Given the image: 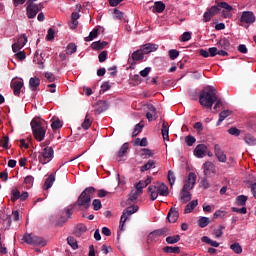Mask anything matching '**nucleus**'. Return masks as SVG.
Wrapping results in <instances>:
<instances>
[{
  "label": "nucleus",
  "instance_id": "nucleus-1",
  "mask_svg": "<svg viewBox=\"0 0 256 256\" xmlns=\"http://www.w3.org/2000/svg\"><path fill=\"white\" fill-rule=\"evenodd\" d=\"M215 101H217V89L213 86L204 87L199 95L200 105L211 111L213 105H215Z\"/></svg>",
  "mask_w": 256,
  "mask_h": 256
},
{
  "label": "nucleus",
  "instance_id": "nucleus-2",
  "mask_svg": "<svg viewBox=\"0 0 256 256\" xmlns=\"http://www.w3.org/2000/svg\"><path fill=\"white\" fill-rule=\"evenodd\" d=\"M31 129L34 139L41 143L45 139V135L47 133V123L45 120H39V119H32L31 123Z\"/></svg>",
  "mask_w": 256,
  "mask_h": 256
},
{
  "label": "nucleus",
  "instance_id": "nucleus-3",
  "mask_svg": "<svg viewBox=\"0 0 256 256\" xmlns=\"http://www.w3.org/2000/svg\"><path fill=\"white\" fill-rule=\"evenodd\" d=\"M96 192H97V189H95V187L93 186H90L84 189L77 199L78 207L89 209L91 207V199H93V196L95 195Z\"/></svg>",
  "mask_w": 256,
  "mask_h": 256
},
{
  "label": "nucleus",
  "instance_id": "nucleus-4",
  "mask_svg": "<svg viewBox=\"0 0 256 256\" xmlns=\"http://www.w3.org/2000/svg\"><path fill=\"white\" fill-rule=\"evenodd\" d=\"M137 211H139V206L137 205L129 206L123 210L122 216L120 218V225H119L120 231H123V228L125 227V223L127 222V219H129L131 215H134V213H137Z\"/></svg>",
  "mask_w": 256,
  "mask_h": 256
},
{
  "label": "nucleus",
  "instance_id": "nucleus-5",
  "mask_svg": "<svg viewBox=\"0 0 256 256\" xmlns=\"http://www.w3.org/2000/svg\"><path fill=\"white\" fill-rule=\"evenodd\" d=\"M143 59H145V53H143V50L139 49L134 51L128 58V64L131 68H135V65L138 63H143Z\"/></svg>",
  "mask_w": 256,
  "mask_h": 256
},
{
  "label": "nucleus",
  "instance_id": "nucleus-6",
  "mask_svg": "<svg viewBox=\"0 0 256 256\" xmlns=\"http://www.w3.org/2000/svg\"><path fill=\"white\" fill-rule=\"evenodd\" d=\"M45 6H43V2L39 4H30L26 7V15L28 19H35L37 17V13L44 9Z\"/></svg>",
  "mask_w": 256,
  "mask_h": 256
},
{
  "label": "nucleus",
  "instance_id": "nucleus-7",
  "mask_svg": "<svg viewBox=\"0 0 256 256\" xmlns=\"http://www.w3.org/2000/svg\"><path fill=\"white\" fill-rule=\"evenodd\" d=\"M54 155L55 151H53L52 147H45L41 152V156H39L40 163L47 165L53 159Z\"/></svg>",
  "mask_w": 256,
  "mask_h": 256
},
{
  "label": "nucleus",
  "instance_id": "nucleus-8",
  "mask_svg": "<svg viewBox=\"0 0 256 256\" xmlns=\"http://www.w3.org/2000/svg\"><path fill=\"white\" fill-rule=\"evenodd\" d=\"M169 229L168 228H161L158 230H154L153 232H150L147 237V243H153V241H157L159 237L162 235H168Z\"/></svg>",
  "mask_w": 256,
  "mask_h": 256
},
{
  "label": "nucleus",
  "instance_id": "nucleus-9",
  "mask_svg": "<svg viewBox=\"0 0 256 256\" xmlns=\"http://www.w3.org/2000/svg\"><path fill=\"white\" fill-rule=\"evenodd\" d=\"M255 21V14L252 11H244L240 17V26L243 27V23L251 25Z\"/></svg>",
  "mask_w": 256,
  "mask_h": 256
},
{
  "label": "nucleus",
  "instance_id": "nucleus-10",
  "mask_svg": "<svg viewBox=\"0 0 256 256\" xmlns=\"http://www.w3.org/2000/svg\"><path fill=\"white\" fill-rule=\"evenodd\" d=\"M207 145L198 144L194 149V156L198 159H203L207 155Z\"/></svg>",
  "mask_w": 256,
  "mask_h": 256
},
{
  "label": "nucleus",
  "instance_id": "nucleus-11",
  "mask_svg": "<svg viewBox=\"0 0 256 256\" xmlns=\"http://www.w3.org/2000/svg\"><path fill=\"white\" fill-rule=\"evenodd\" d=\"M214 153L220 163L227 162V155H225V152H223V150L221 149V146L219 144H215Z\"/></svg>",
  "mask_w": 256,
  "mask_h": 256
},
{
  "label": "nucleus",
  "instance_id": "nucleus-12",
  "mask_svg": "<svg viewBox=\"0 0 256 256\" xmlns=\"http://www.w3.org/2000/svg\"><path fill=\"white\" fill-rule=\"evenodd\" d=\"M10 87L11 89H13L14 95H16V97H19V95H21V89H23V81L12 80Z\"/></svg>",
  "mask_w": 256,
  "mask_h": 256
},
{
  "label": "nucleus",
  "instance_id": "nucleus-13",
  "mask_svg": "<svg viewBox=\"0 0 256 256\" xmlns=\"http://www.w3.org/2000/svg\"><path fill=\"white\" fill-rule=\"evenodd\" d=\"M167 219L169 223H177V220L179 219V208H170L167 214Z\"/></svg>",
  "mask_w": 256,
  "mask_h": 256
},
{
  "label": "nucleus",
  "instance_id": "nucleus-14",
  "mask_svg": "<svg viewBox=\"0 0 256 256\" xmlns=\"http://www.w3.org/2000/svg\"><path fill=\"white\" fill-rule=\"evenodd\" d=\"M97 108L95 109L96 115H101L104 111L109 109V103L107 101L100 100L97 102Z\"/></svg>",
  "mask_w": 256,
  "mask_h": 256
},
{
  "label": "nucleus",
  "instance_id": "nucleus-15",
  "mask_svg": "<svg viewBox=\"0 0 256 256\" xmlns=\"http://www.w3.org/2000/svg\"><path fill=\"white\" fill-rule=\"evenodd\" d=\"M158 49L159 45L148 43L142 46V53H144V55H147L149 53H153V51H157Z\"/></svg>",
  "mask_w": 256,
  "mask_h": 256
},
{
  "label": "nucleus",
  "instance_id": "nucleus-16",
  "mask_svg": "<svg viewBox=\"0 0 256 256\" xmlns=\"http://www.w3.org/2000/svg\"><path fill=\"white\" fill-rule=\"evenodd\" d=\"M203 167L204 175H211V173H216L215 164H213L212 162H205Z\"/></svg>",
  "mask_w": 256,
  "mask_h": 256
},
{
  "label": "nucleus",
  "instance_id": "nucleus-17",
  "mask_svg": "<svg viewBox=\"0 0 256 256\" xmlns=\"http://www.w3.org/2000/svg\"><path fill=\"white\" fill-rule=\"evenodd\" d=\"M39 85H41V79L38 77H32L29 80V87L31 91H37L39 89Z\"/></svg>",
  "mask_w": 256,
  "mask_h": 256
},
{
  "label": "nucleus",
  "instance_id": "nucleus-18",
  "mask_svg": "<svg viewBox=\"0 0 256 256\" xmlns=\"http://www.w3.org/2000/svg\"><path fill=\"white\" fill-rule=\"evenodd\" d=\"M109 45L108 42L105 41H96L91 44V49L94 51H101L102 49H105Z\"/></svg>",
  "mask_w": 256,
  "mask_h": 256
},
{
  "label": "nucleus",
  "instance_id": "nucleus-19",
  "mask_svg": "<svg viewBox=\"0 0 256 256\" xmlns=\"http://www.w3.org/2000/svg\"><path fill=\"white\" fill-rule=\"evenodd\" d=\"M54 183H55V174H50L44 183V186H43L44 191H49V189L53 187Z\"/></svg>",
  "mask_w": 256,
  "mask_h": 256
},
{
  "label": "nucleus",
  "instance_id": "nucleus-20",
  "mask_svg": "<svg viewBox=\"0 0 256 256\" xmlns=\"http://www.w3.org/2000/svg\"><path fill=\"white\" fill-rule=\"evenodd\" d=\"M156 187H157L159 195H161L162 197H168L169 196V187H167V185H165V183H161Z\"/></svg>",
  "mask_w": 256,
  "mask_h": 256
},
{
  "label": "nucleus",
  "instance_id": "nucleus-21",
  "mask_svg": "<svg viewBox=\"0 0 256 256\" xmlns=\"http://www.w3.org/2000/svg\"><path fill=\"white\" fill-rule=\"evenodd\" d=\"M161 133L164 141H169V123L165 122V120L162 123Z\"/></svg>",
  "mask_w": 256,
  "mask_h": 256
},
{
  "label": "nucleus",
  "instance_id": "nucleus-22",
  "mask_svg": "<svg viewBox=\"0 0 256 256\" xmlns=\"http://www.w3.org/2000/svg\"><path fill=\"white\" fill-rule=\"evenodd\" d=\"M83 233H87V226L85 224H78L74 230V235L76 237H81Z\"/></svg>",
  "mask_w": 256,
  "mask_h": 256
},
{
  "label": "nucleus",
  "instance_id": "nucleus-23",
  "mask_svg": "<svg viewBox=\"0 0 256 256\" xmlns=\"http://www.w3.org/2000/svg\"><path fill=\"white\" fill-rule=\"evenodd\" d=\"M197 205H199V202L197 200H192L190 203H188L184 209L185 215L192 213Z\"/></svg>",
  "mask_w": 256,
  "mask_h": 256
},
{
  "label": "nucleus",
  "instance_id": "nucleus-24",
  "mask_svg": "<svg viewBox=\"0 0 256 256\" xmlns=\"http://www.w3.org/2000/svg\"><path fill=\"white\" fill-rule=\"evenodd\" d=\"M140 195H143L142 192H139V190H135V191H132L129 195V198L127 200V203L128 205H130L131 203H133V201H137V199H139V196Z\"/></svg>",
  "mask_w": 256,
  "mask_h": 256
},
{
  "label": "nucleus",
  "instance_id": "nucleus-25",
  "mask_svg": "<svg viewBox=\"0 0 256 256\" xmlns=\"http://www.w3.org/2000/svg\"><path fill=\"white\" fill-rule=\"evenodd\" d=\"M231 113H233V111L231 110H224L219 114V119L216 123V125L219 127V125H221V123H223V121H225L226 117H229V115H231Z\"/></svg>",
  "mask_w": 256,
  "mask_h": 256
},
{
  "label": "nucleus",
  "instance_id": "nucleus-26",
  "mask_svg": "<svg viewBox=\"0 0 256 256\" xmlns=\"http://www.w3.org/2000/svg\"><path fill=\"white\" fill-rule=\"evenodd\" d=\"M148 192L150 193V197L152 201H155L157 197H159V191L157 190V186L151 185L148 187Z\"/></svg>",
  "mask_w": 256,
  "mask_h": 256
},
{
  "label": "nucleus",
  "instance_id": "nucleus-27",
  "mask_svg": "<svg viewBox=\"0 0 256 256\" xmlns=\"http://www.w3.org/2000/svg\"><path fill=\"white\" fill-rule=\"evenodd\" d=\"M155 160H148L146 164L141 166L140 171L141 173H145V171H149V169H155Z\"/></svg>",
  "mask_w": 256,
  "mask_h": 256
},
{
  "label": "nucleus",
  "instance_id": "nucleus-28",
  "mask_svg": "<svg viewBox=\"0 0 256 256\" xmlns=\"http://www.w3.org/2000/svg\"><path fill=\"white\" fill-rule=\"evenodd\" d=\"M247 199H249V197L246 195H239L236 197L235 203L238 205V207H245Z\"/></svg>",
  "mask_w": 256,
  "mask_h": 256
},
{
  "label": "nucleus",
  "instance_id": "nucleus-29",
  "mask_svg": "<svg viewBox=\"0 0 256 256\" xmlns=\"http://www.w3.org/2000/svg\"><path fill=\"white\" fill-rule=\"evenodd\" d=\"M79 17H81V15H79L78 12H73L71 14V19H72V22L70 24V27L72 29H77V26L79 25V22L77 21V19H79Z\"/></svg>",
  "mask_w": 256,
  "mask_h": 256
},
{
  "label": "nucleus",
  "instance_id": "nucleus-30",
  "mask_svg": "<svg viewBox=\"0 0 256 256\" xmlns=\"http://www.w3.org/2000/svg\"><path fill=\"white\" fill-rule=\"evenodd\" d=\"M32 245H38L39 247H45L47 245V241L39 236H33Z\"/></svg>",
  "mask_w": 256,
  "mask_h": 256
},
{
  "label": "nucleus",
  "instance_id": "nucleus-31",
  "mask_svg": "<svg viewBox=\"0 0 256 256\" xmlns=\"http://www.w3.org/2000/svg\"><path fill=\"white\" fill-rule=\"evenodd\" d=\"M164 253H175L176 255H179L181 253V248L178 246H166L163 248Z\"/></svg>",
  "mask_w": 256,
  "mask_h": 256
},
{
  "label": "nucleus",
  "instance_id": "nucleus-32",
  "mask_svg": "<svg viewBox=\"0 0 256 256\" xmlns=\"http://www.w3.org/2000/svg\"><path fill=\"white\" fill-rule=\"evenodd\" d=\"M153 9L156 13H163L165 11V3L163 1H157L154 3Z\"/></svg>",
  "mask_w": 256,
  "mask_h": 256
},
{
  "label": "nucleus",
  "instance_id": "nucleus-33",
  "mask_svg": "<svg viewBox=\"0 0 256 256\" xmlns=\"http://www.w3.org/2000/svg\"><path fill=\"white\" fill-rule=\"evenodd\" d=\"M98 35H99V28H94L89 33V36L84 38V41H86V42L93 41V39H97Z\"/></svg>",
  "mask_w": 256,
  "mask_h": 256
},
{
  "label": "nucleus",
  "instance_id": "nucleus-34",
  "mask_svg": "<svg viewBox=\"0 0 256 256\" xmlns=\"http://www.w3.org/2000/svg\"><path fill=\"white\" fill-rule=\"evenodd\" d=\"M180 199L183 203H189V201H191V192L187 190H182Z\"/></svg>",
  "mask_w": 256,
  "mask_h": 256
},
{
  "label": "nucleus",
  "instance_id": "nucleus-35",
  "mask_svg": "<svg viewBox=\"0 0 256 256\" xmlns=\"http://www.w3.org/2000/svg\"><path fill=\"white\" fill-rule=\"evenodd\" d=\"M179 241H181L180 235L168 236L166 238V243H168V245H175V243H179Z\"/></svg>",
  "mask_w": 256,
  "mask_h": 256
},
{
  "label": "nucleus",
  "instance_id": "nucleus-36",
  "mask_svg": "<svg viewBox=\"0 0 256 256\" xmlns=\"http://www.w3.org/2000/svg\"><path fill=\"white\" fill-rule=\"evenodd\" d=\"M67 243L68 245H70V247H72L74 251L79 249V244H77V239H75V237L69 236L67 238Z\"/></svg>",
  "mask_w": 256,
  "mask_h": 256
},
{
  "label": "nucleus",
  "instance_id": "nucleus-37",
  "mask_svg": "<svg viewBox=\"0 0 256 256\" xmlns=\"http://www.w3.org/2000/svg\"><path fill=\"white\" fill-rule=\"evenodd\" d=\"M218 46L221 47V49H229L231 47V42H229V39L227 38H222L218 42Z\"/></svg>",
  "mask_w": 256,
  "mask_h": 256
},
{
  "label": "nucleus",
  "instance_id": "nucleus-38",
  "mask_svg": "<svg viewBox=\"0 0 256 256\" xmlns=\"http://www.w3.org/2000/svg\"><path fill=\"white\" fill-rule=\"evenodd\" d=\"M21 197V192L17 189L14 188L11 190V202L15 203V201L19 200Z\"/></svg>",
  "mask_w": 256,
  "mask_h": 256
},
{
  "label": "nucleus",
  "instance_id": "nucleus-39",
  "mask_svg": "<svg viewBox=\"0 0 256 256\" xmlns=\"http://www.w3.org/2000/svg\"><path fill=\"white\" fill-rule=\"evenodd\" d=\"M73 53H77V45H75V43H70L66 47V54L73 55Z\"/></svg>",
  "mask_w": 256,
  "mask_h": 256
},
{
  "label": "nucleus",
  "instance_id": "nucleus-40",
  "mask_svg": "<svg viewBox=\"0 0 256 256\" xmlns=\"http://www.w3.org/2000/svg\"><path fill=\"white\" fill-rule=\"evenodd\" d=\"M51 127H52L53 131H57V129H61V127H63V124L61 123V120H59V118H57L56 120H55V118H53Z\"/></svg>",
  "mask_w": 256,
  "mask_h": 256
},
{
  "label": "nucleus",
  "instance_id": "nucleus-41",
  "mask_svg": "<svg viewBox=\"0 0 256 256\" xmlns=\"http://www.w3.org/2000/svg\"><path fill=\"white\" fill-rule=\"evenodd\" d=\"M202 242L211 245V247H219V242L211 240V238L207 236L202 237Z\"/></svg>",
  "mask_w": 256,
  "mask_h": 256
},
{
  "label": "nucleus",
  "instance_id": "nucleus-42",
  "mask_svg": "<svg viewBox=\"0 0 256 256\" xmlns=\"http://www.w3.org/2000/svg\"><path fill=\"white\" fill-rule=\"evenodd\" d=\"M244 141L247 145H256V138L255 136L251 135V134H247L244 137Z\"/></svg>",
  "mask_w": 256,
  "mask_h": 256
},
{
  "label": "nucleus",
  "instance_id": "nucleus-43",
  "mask_svg": "<svg viewBox=\"0 0 256 256\" xmlns=\"http://www.w3.org/2000/svg\"><path fill=\"white\" fill-rule=\"evenodd\" d=\"M210 220L208 217H200L198 220V225L201 227V229H205L207 225H209Z\"/></svg>",
  "mask_w": 256,
  "mask_h": 256
},
{
  "label": "nucleus",
  "instance_id": "nucleus-44",
  "mask_svg": "<svg viewBox=\"0 0 256 256\" xmlns=\"http://www.w3.org/2000/svg\"><path fill=\"white\" fill-rule=\"evenodd\" d=\"M230 249H232L237 255H241L243 253V248L241 247V244L234 243L230 246Z\"/></svg>",
  "mask_w": 256,
  "mask_h": 256
},
{
  "label": "nucleus",
  "instance_id": "nucleus-45",
  "mask_svg": "<svg viewBox=\"0 0 256 256\" xmlns=\"http://www.w3.org/2000/svg\"><path fill=\"white\" fill-rule=\"evenodd\" d=\"M143 127H145V125H143L142 123L136 124L134 131L132 133V137H137V135H139V133L143 131Z\"/></svg>",
  "mask_w": 256,
  "mask_h": 256
},
{
  "label": "nucleus",
  "instance_id": "nucleus-46",
  "mask_svg": "<svg viewBox=\"0 0 256 256\" xmlns=\"http://www.w3.org/2000/svg\"><path fill=\"white\" fill-rule=\"evenodd\" d=\"M187 183H189L190 185L195 186V183H197V175L195 174V172H190L189 173Z\"/></svg>",
  "mask_w": 256,
  "mask_h": 256
},
{
  "label": "nucleus",
  "instance_id": "nucleus-47",
  "mask_svg": "<svg viewBox=\"0 0 256 256\" xmlns=\"http://www.w3.org/2000/svg\"><path fill=\"white\" fill-rule=\"evenodd\" d=\"M128 150H129V144L124 143L118 152V157H123L127 153Z\"/></svg>",
  "mask_w": 256,
  "mask_h": 256
},
{
  "label": "nucleus",
  "instance_id": "nucleus-48",
  "mask_svg": "<svg viewBox=\"0 0 256 256\" xmlns=\"http://www.w3.org/2000/svg\"><path fill=\"white\" fill-rule=\"evenodd\" d=\"M168 181H169L171 187H173V185H175L176 177H175V172H173V170L168 171Z\"/></svg>",
  "mask_w": 256,
  "mask_h": 256
},
{
  "label": "nucleus",
  "instance_id": "nucleus-49",
  "mask_svg": "<svg viewBox=\"0 0 256 256\" xmlns=\"http://www.w3.org/2000/svg\"><path fill=\"white\" fill-rule=\"evenodd\" d=\"M16 43H18L20 45V47H25V45H27V35L26 34H22L18 38Z\"/></svg>",
  "mask_w": 256,
  "mask_h": 256
},
{
  "label": "nucleus",
  "instance_id": "nucleus-50",
  "mask_svg": "<svg viewBox=\"0 0 256 256\" xmlns=\"http://www.w3.org/2000/svg\"><path fill=\"white\" fill-rule=\"evenodd\" d=\"M147 187V184L143 180H140L138 183L135 184L136 190H138V193H143V189Z\"/></svg>",
  "mask_w": 256,
  "mask_h": 256
},
{
  "label": "nucleus",
  "instance_id": "nucleus-51",
  "mask_svg": "<svg viewBox=\"0 0 256 256\" xmlns=\"http://www.w3.org/2000/svg\"><path fill=\"white\" fill-rule=\"evenodd\" d=\"M218 7H220V9H225L227 12L233 11V7L229 5L227 2L218 3Z\"/></svg>",
  "mask_w": 256,
  "mask_h": 256
},
{
  "label": "nucleus",
  "instance_id": "nucleus-52",
  "mask_svg": "<svg viewBox=\"0 0 256 256\" xmlns=\"http://www.w3.org/2000/svg\"><path fill=\"white\" fill-rule=\"evenodd\" d=\"M0 147L3 149H9V136H4L2 140H0Z\"/></svg>",
  "mask_w": 256,
  "mask_h": 256
},
{
  "label": "nucleus",
  "instance_id": "nucleus-53",
  "mask_svg": "<svg viewBox=\"0 0 256 256\" xmlns=\"http://www.w3.org/2000/svg\"><path fill=\"white\" fill-rule=\"evenodd\" d=\"M168 55L172 61H175L179 57V51L177 49H171L168 52Z\"/></svg>",
  "mask_w": 256,
  "mask_h": 256
},
{
  "label": "nucleus",
  "instance_id": "nucleus-54",
  "mask_svg": "<svg viewBox=\"0 0 256 256\" xmlns=\"http://www.w3.org/2000/svg\"><path fill=\"white\" fill-rule=\"evenodd\" d=\"M153 155H154L153 151H151L149 148L142 149V157H144V159L153 157Z\"/></svg>",
  "mask_w": 256,
  "mask_h": 256
},
{
  "label": "nucleus",
  "instance_id": "nucleus-55",
  "mask_svg": "<svg viewBox=\"0 0 256 256\" xmlns=\"http://www.w3.org/2000/svg\"><path fill=\"white\" fill-rule=\"evenodd\" d=\"M35 181V178L31 175H28L24 179V183L27 185V187H33V183Z\"/></svg>",
  "mask_w": 256,
  "mask_h": 256
},
{
  "label": "nucleus",
  "instance_id": "nucleus-56",
  "mask_svg": "<svg viewBox=\"0 0 256 256\" xmlns=\"http://www.w3.org/2000/svg\"><path fill=\"white\" fill-rule=\"evenodd\" d=\"M91 127V119L89 118V114H86L84 122L82 123L83 129H89Z\"/></svg>",
  "mask_w": 256,
  "mask_h": 256
},
{
  "label": "nucleus",
  "instance_id": "nucleus-57",
  "mask_svg": "<svg viewBox=\"0 0 256 256\" xmlns=\"http://www.w3.org/2000/svg\"><path fill=\"white\" fill-rule=\"evenodd\" d=\"M195 141H197V139L191 135L185 137V143H187L188 147H193Z\"/></svg>",
  "mask_w": 256,
  "mask_h": 256
},
{
  "label": "nucleus",
  "instance_id": "nucleus-58",
  "mask_svg": "<svg viewBox=\"0 0 256 256\" xmlns=\"http://www.w3.org/2000/svg\"><path fill=\"white\" fill-rule=\"evenodd\" d=\"M229 135H234L235 137H239L241 135V130H239L237 127H231L228 129Z\"/></svg>",
  "mask_w": 256,
  "mask_h": 256
},
{
  "label": "nucleus",
  "instance_id": "nucleus-59",
  "mask_svg": "<svg viewBox=\"0 0 256 256\" xmlns=\"http://www.w3.org/2000/svg\"><path fill=\"white\" fill-rule=\"evenodd\" d=\"M231 209H232L233 213H240V215H247L246 207H242V208L232 207Z\"/></svg>",
  "mask_w": 256,
  "mask_h": 256
},
{
  "label": "nucleus",
  "instance_id": "nucleus-60",
  "mask_svg": "<svg viewBox=\"0 0 256 256\" xmlns=\"http://www.w3.org/2000/svg\"><path fill=\"white\" fill-rule=\"evenodd\" d=\"M180 41H182L183 43H185L187 41H191V32H184L180 36Z\"/></svg>",
  "mask_w": 256,
  "mask_h": 256
},
{
  "label": "nucleus",
  "instance_id": "nucleus-61",
  "mask_svg": "<svg viewBox=\"0 0 256 256\" xmlns=\"http://www.w3.org/2000/svg\"><path fill=\"white\" fill-rule=\"evenodd\" d=\"M92 205H93L94 211H99V209L103 207V205L101 204V200L99 199H94L92 202Z\"/></svg>",
  "mask_w": 256,
  "mask_h": 256
},
{
  "label": "nucleus",
  "instance_id": "nucleus-62",
  "mask_svg": "<svg viewBox=\"0 0 256 256\" xmlns=\"http://www.w3.org/2000/svg\"><path fill=\"white\" fill-rule=\"evenodd\" d=\"M123 15H124V13L122 11H120L117 8L114 9V16H113L114 19L121 21L123 19Z\"/></svg>",
  "mask_w": 256,
  "mask_h": 256
},
{
  "label": "nucleus",
  "instance_id": "nucleus-63",
  "mask_svg": "<svg viewBox=\"0 0 256 256\" xmlns=\"http://www.w3.org/2000/svg\"><path fill=\"white\" fill-rule=\"evenodd\" d=\"M225 215H227V212H226V211L217 210V211L214 213V219H223V217H225Z\"/></svg>",
  "mask_w": 256,
  "mask_h": 256
},
{
  "label": "nucleus",
  "instance_id": "nucleus-64",
  "mask_svg": "<svg viewBox=\"0 0 256 256\" xmlns=\"http://www.w3.org/2000/svg\"><path fill=\"white\" fill-rule=\"evenodd\" d=\"M24 243H27L28 245H33V236L31 234H25L23 236Z\"/></svg>",
  "mask_w": 256,
  "mask_h": 256
}]
</instances>
